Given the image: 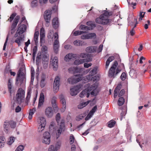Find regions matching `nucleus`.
Instances as JSON below:
<instances>
[{
    "mask_svg": "<svg viewBox=\"0 0 151 151\" xmlns=\"http://www.w3.org/2000/svg\"><path fill=\"white\" fill-rule=\"evenodd\" d=\"M103 14L95 19V22L98 24L106 25L109 24L111 22V20L108 18L111 14L106 10L103 11Z\"/></svg>",
    "mask_w": 151,
    "mask_h": 151,
    "instance_id": "f257e3e1",
    "label": "nucleus"
},
{
    "mask_svg": "<svg viewBox=\"0 0 151 151\" xmlns=\"http://www.w3.org/2000/svg\"><path fill=\"white\" fill-rule=\"evenodd\" d=\"M25 68L24 67L20 68L18 71L17 76L16 79L15 84L16 86H20L24 81L26 79L24 74Z\"/></svg>",
    "mask_w": 151,
    "mask_h": 151,
    "instance_id": "f03ea898",
    "label": "nucleus"
},
{
    "mask_svg": "<svg viewBox=\"0 0 151 151\" xmlns=\"http://www.w3.org/2000/svg\"><path fill=\"white\" fill-rule=\"evenodd\" d=\"M90 84H87L88 87L86 90L82 91L80 94V96L81 98H83L84 96H86L87 91H92L91 92V95L96 96L97 95V92L96 88L97 86L95 84H93L90 86Z\"/></svg>",
    "mask_w": 151,
    "mask_h": 151,
    "instance_id": "7ed1b4c3",
    "label": "nucleus"
},
{
    "mask_svg": "<svg viewBox=\"0 0 151 151\" xmlns=\"http://www.w3.org/2000/svg\"><path fill=\"white\" fill-rule=\"evenodd\" d=\"M24 94L25 91L24 90L21 88H19L16 96V102L20 105L23 102L24 99Z\"/></svg>",
    "mask_w": 151,
    "mask_h": 151,
    "instance_id": "20e7f679",
    "label": "nucleus"
},
{
    "mask_svg": "<svg viewBox=\"0 0 151 151\" xmlns=\"http://www.w3.org/2000/svg\"><path fill=\"white\" fill-rule=\"evenodd\" d=\"M51 15V12L49 10H46L44 14V17L46 22L45 26L48 27L50 25V22Z\"/></svg>",
    "mask_w": 151,
    "mask_h": 151,
    "instance_id": "39448f33",
    "label": "nucleus"
},
{
    "mask_svg": "<svg viewBox=\"0 0 151 151\" xmlns=\"http://www.w3.org/2000/svg\"><path fill=\"white\" fill-rule=\"evenodd\" d=\"M82 75L80 74L76 75L73 78H69L68 80V81L70 83H76L82 80Z\"/></svg>",
    "mask_w": 151,
    "mask_h": 151,
    "instance_id": "423d86ee",
    "label": "nucleus"
},
{
    "mask_svg": "<svg viewBox=\"0 0 151 151\" xmlns=\"http://www.w3.org/2000/svg\"><path fill=\"white\" fill-rule=\"evenodd\" d=\"M50 136L49 133L46 132L43 134V136L42 138V142L45 144L49 145L50 142Z\"/></svg>",
    "mask_w": 151,
    "mask_h": 151,
    "instance_id": "0eeeda50",
    "label": "nucleus"
},
{
    "mask_svg": "<svg viewBox=\"0 0 151 151\" xmlns=\"http://www.w3.org/2000/svg\"><path fill=\"white\" fill-rule=\"evenodd\" d=\"M118 65V63L116 61H115L113 65L110 68L109 71V76L111 77H114L115 70Z\"/></svg>",
    "mask_w": 151,
    "mask_h": 151,
    "instance_id": "6e6552de",
    "label": "nucleus"
},
{
    "mask_svg": "<svg viewBox=\"0 0 151 151\" xmlns=\"http://www.w3.org/2000/svg\"><path fill=\"white\" fill-rule=\"evenodd\" d=\"M60 78L58 76H56L55 78L53 83V89L55 93L58 91L59 87Z\"/></svg>",
    "mask_w": 151,
    "mask_h": 151,
    "instance_id": "1a4fd4ad",
    "label": "nucleus"
},
{
    "mask_svg": "<svg viewBox=\"0 0 151 151\" xmlns=\"http://www.w3.org/2000/svg\"><path fill=\"white\" fill-rule=\"evenodd\" d=\"M17 32V33L20 35L25 32L26 29V26L25 24H19Z\"/></svg>",
    "mask_w": 151,
    "mask_h": 151,
    "instance_id": "9d476101",
    "label": "nucleus"
},
{
    "mask_svg": "<svg viewBox=\"0 0 151 151\" xmlns=\"http://www.w3.org/2000/svg\"><path fill=\"white\" fill-rule=\"evenodd\" d=\"M65 130V124L63 120L60 122V125L59 128L57 130L56 134L57 135V138L58 139L61 133Z\"/></svg>",
    "mask_w": 151,
    "mask_h": 151,
    "instance_id": "9b49d317",
    "label": "nucleus"
},
{
    "mask_svg": "<svg viewBox=\"0 0 151 151\" xmlns=\"http://www.w3.org/2000/svg\"><path fill=\"white\" fill-rule=\"evenodd\" d=\"M45 114L48 117H52L53 114L52 108L50 107H47L45 110Z\"/></svg>",
    "mask_w": 151,
    "mask_h": 151,
    "instance_id": "f8f14e48",
    "label": "nucleus"
},
{
    "mask_svg": "<svg viewBox=\"0 0 151 151\" xmlns=\"http://www.w3.org/2000/svg\"><path fill=\"white\" fill-rule=\"evenodd\" d=\"M10 128L9 121L6 120L4 122V130L6 133H9L10 130Z\"/></svg>",
    "mask_w": 151,
    "mask_h": 151,
    "instance_id": "ddd939ff",
    "label": "nucleus"
},
{
    "mask_svg": "<svg viewBox=\"0 0 151 151\" xmlns=\"http://www.w3.org/2000/svg\"><path fill=\"white\" fill-rule=\"evenodd\" d=\"M20 19L19 16H17L14 19L11 26V30H13L16 28Z\"/></svg>",
    "mask_w": 151,
    "mask_h": 151,
    "instance_id": "4468645a",
    "label": "nucleus"
},
{
    "mask_svg": "<svg viewBox=\"0 0 151 151\" xmlns=\"http://www.w3.org/2000/svg\"><path fill=\"white\" fill-rule=\"evenodd\" d=\"M68 71L70 73H80L83 71V69L77 67H71L68 69Z\"/></svg>",
    "mask_w": 151,
    "mask_h": 151,
    "instance_id": "2eb2a0df",
    "label": "nucleus"
},
{
    "mask_svg": "<svg viewBox=\"0 0 151 151\" xmlns=\"http://www.w3.org/2000/svg\"><path fill=\"white\" fill-rule=\"evenodd\" d=\"M61 143L58 142L55 148L53 145H51L49 148L48 151H57L60 148Z\"/></svg>",
    "mask_w": 151,
    "mask_h": 151,
    "instance_id": "dca6fc26",
    "label": "nucleus"
},
{
    "mask_svg": "<svg viewBox=\"0 0 151 151\" xmlns=\"http://www.w3.org/2000/svg\"><path fill=\"white\" fill-rule=\"evenodd\" d=\"M91 61V59L90 58H88L87 59V60H85V59H78L75 60L74 62V64L78 65L80 64H82L85 62H89Z\"/></svg>",
    "mask_w": 151,
    "mask_h": 151,
    "instance_id": "f3484780",
    "label": "nucleus"
},
{
    "mask_svg": "<svg viewBox=\"0 0 151 151\" xmlns=\"http://www.w3.org/2000/svg\"><path fill=\"white\" fill-rule=\"evenodd\" d=\"M52 24L54 29H56L58 27L59 23L58 18L55 17L52 20Z\"/></svg>",
    "mask_w": 151,
    "mask_h": 151,
    "instance_id": "a211bd4d",
    "label": "nucleus"
},
{
    "mask_svg": "<svg viewBox=\"0 0 151 151\" xmlns=\"http://www.w3.org/2000/svg\"><path fill=\"white\" fill-rule=\"evenodd\" d=\"M44 96L43 93H41L39 101L38 108H39L43 105L44 102Z\"/></svg>",
    "mask_w": 151,
    "mask_h": 151,
    "instance_id": "6ab92c4d",
    "label": "nucleus"
},
{
    "mask_svg": "<svg viewBox=\"0 0 151 151\" xmlns=\"http://www.w3.org/2000/svg\"><path fill=\"white\" fill-rule=\"evenodd\" d=\"M58 58L57 57H55L52 60V66L53 70H56L58 67Z\"/></svg>",
    "mask_w": 151,
    "mask_h": 151,
    "instance_id": "aec40b11",
    "label": "nucleus"
},
{
    "mask_svg": "<svg viewBox=\"0 0 151 151\" xmlns=\"http://www.w3.org/2000/svg\"><path fill=\"white\" fill-rule=\"evenodd\" d=\"M59 42L58 40H55L53 43V49L54 52L57 53L58 51L59 47Z\"/></svg>",
    "mask_w": 151,
    "mask_h": 151,
    "instance_id": "412c9836",
    "label": "nucleus"
},
{
    "mask_svg": "<svg viewBox=\"0 0 151 151\" xmlns=\"http://www.w3.org/2000/svg\"><path fill=\"white\" fill-rule=\"evenodd\" d=\"M48 55H42V63L45 66H47L48 63Z\"/></svg>",
    "mask_w": 151,
    "mask_h": 151,
    "instance_id": "4be33fe9",
    "label": "nucleus"
},
{
    "mask_svg": "<svg viewBox=\"0 0 151 151\" xmlns=\"http://www.w3.org/2000/svg\"><path fill=\"white\" fill-rule=\"evenodd\" d=\"M24 35H21L16 38L15 42L18 44L19 46L21 45V42L24 41Z\"/></svg>",
    "mask_w": 151,
    "mask_h": 151,
    "instance_id": "5701e85b",
    "label": "nucleus"
},
{
    "mask_svg": "<svg viewBox=\"0 0 151 151\" xmlns=\"http://www.w3.org/2000/svg\"><path fill=\"white\" fill-rule=\"evenodd\" d=\"M76 56V55L72 54L69 53L64 58L65 60L66 61H69V60L73 59Z\"/></svg>",
    "mask_w": 151,
    "mask_h": 151,
    "instance_id": "b1692460",
    "label": "nucleus"
},
{
    "mask_svg": "<svg viewBox=\"0 0 151 151\" xmlns=\"http://www.w3.org/2000/svg\"><path fill=\"white\" fill-rule=\"evenodd\" d=\"M96 49L97 47L96 46H91L87 47L86 51L88 52H96Z\"/></svg>",
    "mask_w": 151,
    "mask_h": 151,
    "instance_id": "393cba45",
    "label": "nucleus"
},
{
    "mask_svg": "<svg viewBox=\"0 0 151 151\" xmlns=\"http://www.w3.org/2000/svg\"><path fill=\"white\" fill-rule=\"evenodd\" d=\"M122 87V85L121 84H119L115 88L114 92V96L115 98L118 95L119 91L120 90Z\"/></svg>",
    "mask_w": 151,
    "mask_h": 151,
    "instance_id": "a878e982",
    "label": "nucleus"
},
{
    "mask_svg": "<svg viewBox=\"0 0 151 151\" xmlns=\"http://www.w3.org/2000/svg\"><path fill=\"white\" fill-rule=\"evenodd\" d=\"M132 69L130 70L129 72L130 76L133 78H136L137 77V73L136 72V70L134 69L135 68H131Z\"/></svg>",
    "mask_w": 151,
    "mask_h": 151,
    "instance_id": "bb28decb",
    "label": "nucleus"
},
{
    "mask_svg": "<svg viewBox=\"0 0 151 151\" xmlns=\"http://www.w3.org/2000/svg\"><path fill=\"white\" fill-rule=\"evenodd\" d=\"M8 86L9 91L10 93V95H11V94L14 91V90L12 87V85L11 82V80L9 79L8 80Z\"/></svg>",
    "mask_w": 151,
    "mask_h": 151,
    "instance_id": "cd10ccee",
    "label": "nucleus"
},
{
    "mask_svg": "<svg viewBox=\"0 0 151 151\" xmlns=\"http://www.w3.org/2000/svg\"><path fill=\"white\" fill-rule=\"evenodd\" d=\"M57 98L55 96L52 97L51 100V103L53 108H56L57 106L56 104Z\"/></svg>",
    "mask_w": 151,
    "mask_h": 151,
    "instance_id": "c85d7f7f",
    "label": "nucleus"
},
{
    "mask_svg": "<svg viewBox=\"0 0 151 151\" xmlns=\"http://www.w3.org/2000/svg\"><path fill=\"white\" fill-rule=\"evenodd\" d=\"M76 87H74L70 89V94L72 96H75L78 93V90L76 89Z\"/></svg>",
    "mask_w": 151,
    "mask_h": 151,
    "instance_id": "c756f323",
    "label": "nucleus"
},
{
    "mask_svg": "<svg viewBox=\"0 0 151 151\" xmlns=\"http://www.w3.org/2000/svg\"><path fill=\"white\" fill-rule=\"evenodd\" d=\"M38 123L43 125H45L46 124V121L45 119L43 117H40L38 120Z\"/></svg>",
    "mask_w": 151,
    "mask_h": 151,
    "instance_id": "7c9ffc66",
    "label": "nucleus"
},
{
    "mask_svg": "<svg viewBox=\"0 0 151 151\" xmlns=\"http://www.w3.org/2000/svg\"><path fill=\"white\" fill-rule=\"evenodd\" d=\"M90 101L89 100L86 102L82 103L78 105V108L79 109H81L83 108L87 105L90 102Z\"/></svg>",
    "mask_w": 151,
    "mask_h": 151,
    "instance_id": "2f4dec72",
    "label": "nucleus"
},
{
    "mask_svg": "<svg viewBox=\"0 0 151 151\" xmlns=\"http://www.w3.org/2000/svg\"><path fill=\"white\" fill-rule=\"evenodd\" d=\"M114 59V57L113 56H111L109 57L107 59L106 63V68H107L110 62L113 61Z\"/></svg>",
    "mask_w": 151,
    "mask_h": 151,
    "instance_id": "473e14b6",
    "label": "nucleus"
},
{
    "mask_svg": "<svg viewBox=\"0 0 151 151\" xmlns=\"http://www.w3.org/2000/svg\"><path fill=\"white\" fill-rule=\"evenodd\" d=\"M60 102L62 104V108L61 109V111L62 112H63L65 110L66 108V104L65 100V99L61 100Z\"/></svg>",
    "mask_w": 151,
    "mask_h": 151,
    "instance_id": "72a5a7b5",
    "label": "nucleus"
},
{
    "mask_svg": "<svg viewBox=\"0 0 151 151\" xmlns=\"http://www.w3.org/2000/svg\"><path fill=\"white\" fill-rule=\"evenodd\" d=\"M84 42L78 40H76L73 42V44L76 46H82L84 45Z\"/></svg>",
    "mask_w": 151,
    "mask_h": 151,
    "instance_id": "f704fd0d",
    "label": "nucleus"
},
{
    "mask_svg": "<svg viewBox=\"0 0 151 151\" xmlns=\"http://www.w3.org/2000/svg\"><path fill=\"white\" fill-rule=\"evenodd\" d=\"M80 57L83 58H86V59H84L85 60H87L88 58H90L91 59V61L92 60V58L89 56L88 53H81L80 55Z\"/></svg>",
    "mask_w": 151,
    "mask_h": 151,
    "instance_id": "c9c22d12",
    "label": "nucleus"
},
{
    "mask_svg": "<svg viewBox=\"0 0 151 151\" xmlns=\"http://www.w3.org/2000/svg\"><path fill=\"white\" fill-rule=\"evenodd\" d=\"M35 111L36 109L35 108L30 110L29 115L28 117V118L30 120L32 119V115L34 114Z\"/></svg>",
    "mask_w": 151,
    "mask_h": 151,
    "instance_id": "e433bc0d",
    "label": "nucleus"
},
{
    "mask_svg": "<svg viewBox=\"0 0 151 151\" xmlns=\"http://www.w3.org/2000/svg\"><path fill=\"white\" fill-rule=\"evenodd\" d=\"M45 37V29L42 27L40 30V40L43 39Z\"/></svg>",
    "mask_w": 151,
    "mask_h": 151,
    "instance_id": "4c0bfd02",
    "label": "nucleus"
},
{
    "mask_svg": "<svg viewBox=\"0 0 151 151\" xmlns=\"http://www.w3.org/2000/svg\"><path fill=\"white\" fill-rule=\"evenodd\" d=\"M116 123L115 121L113 120H111L108 123V126L110 128H112L114 127Z\"/></svg>",
    "mask_w": 151,
    "mask_h": 151,
    "instance_id": "58836bf2",
    "label": "nucleus"
},
{
    "mask_svg": "<svg viewBox=\"0 0 151 151\" xmlns=\"http://www.w3.org/2000/svg\"><path fill=\"white\" fill-rule=\"evenodd\" d=\"M31 94V89H29L27 90V96L26 98V101L27 104L28 103Z\"/></svg>",
    "mask_w": 151,
    "mask_h": 151,
    "instance_id": "ea45409f",
    "label": "nucleus"
},
{
    "mask_svg": "<svg viewBox=\"0 0 151 151\" xmlns=\"http://www.w3.org/2000/svg\"><path fill=\"white\" fill-rule=\"evenodd\" d=\"M124 102V99L123 97H120L118 101V104L119 106H122Z\"/></svg>",
    "mask_w": 151,
    "mask_h": 151,
    "instance_id": "a19ab883",
    "label": "nucleus"
},
{
    "mask_svg": "<svg viewBox=\"0 0 151 151\" xmlns=\"http://www.w3.org/2000/svg\"><path fill=\"white\" fill-rule=\"evenodd\" d=\"M79 29H80L84 30H91L90 28L84 25H81L79 27Z\"/></svg>",
    "mask_w": 151,
    "mask_h": 151,
    "instance_id": "79ce46f5",
    "label": "nucleus"
},
{
    "mask_svg": "<svg viewBox=\"0 0 151 151\" xmlns=\"http://www.w3.org/2000/svg\"><path fill=\"white\" fill-rule=\"evenodd\" d=\"M39 35V32L38 31L35 32L34 35V40L36 44L37 42L38 37Z\"/></svg>",
    "mask_w": 151,
    "mask_h": 151,
    "instance_id": "37998d69",
    "label": "nucleus"
},
{
    "mask_svg": "<svg viewBox=\"0 0 151 151\" xmlns=\"http://www.w3.org/2000/svg\"><path fill=\"white\" fill-rule=\"evenodd\" d=\"M41 58V53H38L36 59V63L37 65L39 64L40 62V60Z\"/></svg>",
    "mask_w": 151,
    "mask_h": 151,
    "instance_id": "c03bdc74",
    "label": "nucleus"
},
{
    "mask_svg": "<svg viewBox=\"0 0 151 151\" xmlns=\"http://www.w3.org/2000/svg\"><path fill=\"white\" fill-rule=\"evenodd\" d=\"M85 116V114H81L76 116V120L79 121L82 119Z\"/></svg>",
    "mask_w": 151,
    "mask_h": 151,
    "instance_id": "a18cd8bd",
    "label": "nucleus"
},
{
    "mask_svg": "<svg viewBox=\"0 0 151 151\" xmlns=\"http://www.w3.org/2000/svg\"><path fill=\"white\" fill-rule=\"evenodd\" d=\"M38 1L37 0H34L32 1L31 6L32 7H36L38 5Z\"/></svg>",
    "mask_w": 151,
    "mask_h": 151,
    "instance_id": "49530a36",
    "label": "nucleus"
},
{
    "mask_svg": "<svg viewBox=\"0 0 151 151\" xmlns=\"http://www.w3.org/2000/svg\"><path fill=\"white\" fill-rule=\"evenodd\" d=\"M9 123L11 128L14 129L15 127L16 126V122L13 121L11 120L9 121Z\"/></svg>",
    "mask_w": 151,
    "mask_h": 151,
    "instance_id": "de8ad7c7",
    "label": "nucleus"
},
{
    "mask_svg": "<svg viewBox=\"0 0 151 151\" xmlns=\"http://www.w3.org/2000/svg\"><path fill=\"white\" fill-rule=\"evenodd\" d=\"M97 70V68L95 67L90 72L89 74L90 75H91L93 76L95 75L96 73V71Z\"/></svg>",
    "mask_w": 151,
    "mask_h": 151,
    "instance_id": "09e8293b",
    "label": "nucleus"
},
{
    "mask_svg": "<svg viewBox=\"0 0 151 151\" xmlns=\"http://www.w3.org/2000/svg\"><path fill=\"white\" fill-rule=\"evenodd\" d=\"M87 37L88 39H91L92 38H96V35L94 33H92L87 34Z\"/></svg>",
    "mask_w": 151,
    "mask_h": 151,
    "instance_id": "8fccbe9b",
    "label": "nucleus"
},
{
    "mask_svg": "<svg viewBox=\"0 0 151 151\" xmlns=\"http://www.w3.org/2000/svg\"><path fill=\"white\" fill-rule=\"evenodd\" d=\"M45 126V125H43L40 124L39 125L38 132H42L44 130Z\"/></svg>",
    "mask_w": 151,
    "mask_h": 151,
    "instance_id": "3c124183",
    "label": "nucleus"
},
{
    "mask_svg": "<svg viewBox=\"0 0 151 151\" xmlns=\"http://www.w3.org/2000/svg\"><path fill=\"white\" fill-rule=\"evenodd\" d=\"M86 32L80 31H75L73 33V35L75 36H77L81 35L83 33H85Z\"/></svg>",
    "mask_w": 151,
    "mask_h": 151,
    "instance_id": "603ef678",
    "label": "nucleus"
},
{
    "mask_svg": "<svg viewBox=\"0 0 151 151\" xmlns=\"http://www.w3.org/2000/svg\"><path fill=\"white\" fill-rule=\"evenodd\" d=\"M15 139L14 137H10L9 140L7 142V144L9 145H11L14 142Z\"/></svg>",
    "mask_w": 151,
    "mask_h": 151,
    "instance_id": "864d4df0",
    "label": "nucleus"
},
{
    "mask_svg": "<svg viewBox=\"0 0 151 151\" xmlns=\"http://www.w3.org/2000/svg\"><path fill=\"white\" fill-rule=\"evenodd\" d=\"M17 15L16 13H12L10 16L9 18L8 19V20H9L10 22H11L13 20L15 17Z\"/></svg>",
    "mask_w": 151,
    "mask_h": 151,
    "instance_id": "5fc2aeb1",
    "label": "nucleus"
},
{
    "mask_svg": "<svg viewBox=\"0 0 151 151\" xmlns=\"http://www.w3.org/2000/svg\"><path fill=\"white\" fill-rule=\"evenodd\" d=\"M138 62V60H136V61L134 62H133V61H132L131 64V68H135V67Z\"/></svg>",
    "mask_w": 151,
    "mask_h": 151,
    "instance_id": "6e6d98bb",
    "label": "nucleus"
},
{
    "mask_svg": "<svg viewBox=\"0 0 151 151\" xmlns=\"http://www.w3.org/2000/svg\"><path fill=\"white\" fill-rule=\"evenodd\" d=\"M75 138L73 135L71 134L70 136V144H73Z\"/></svg>",
    "mask_w": 151,
    "mask_h": 151,
    "instance_id": "4d7b16f0",
    "label": "nucleus"
},
{
    "mask_svg": "<svg viewBox=\"0 0 151 151\" xmlns=\"http://www.w3.org/2000/svg\"><path fill=\"white\" fill-rule=\"evenodd\" d=\"M97 110V106L96 105L90 111V113L91 114H92L93 115L94 113Z\"/></svg>",
    "mask_w": 151,
    "mask_h": 151,
    "instance_id": "13d9d810",
    "label": "nucleus"
},
{
    "mask_svg": "<svg viewBox=\"0 0 151 151\" xmlns=\"http://www.w3.org/2000/svg\"><path fill=\"white\" fill-rule=\"evenodd\" d=\"M24 147L23 145L19 146L16 149L15 151H22L24 150Z\"/></svg>",
    "mask_w": 151,
    "mask_h": 151,
    "instance_id": "bf43d9fd",
    "label": "nucleus"
},
{
    "mask_svg": "<svg viewBox=\"0 0 151 151\" xmlns=\"http://www.w3.org/2000/svg\"><path fill=\"white\" fill-rule=\"evenodd\" d=\"M126 77H127V75H126V73L124 72H123L122 73V74L120 76V78H121V79L122 81H124L125 80V79L126 78Z\"/></svg>",
    "mask_w": 151,
    "mask_h": 151,
    "instance_id": "052dcab7",
    "label": "nucleus"
},
{
    "mask_svg": "<svg viewBox=\"0 0 151 151\" xmlns=\"http://www.w3.org/2000/svg\"><path fill=\"white\" fill-rule=\"evenodd\" d=\"M145 12H140L139 14V21H140L142 20V18H143L145 15Z\"/></svg>",
    "mask_w": 151,
    "mask_h": 151,
    "instance_id": "680f3d73",
    "label": "nucleus"
},
{
    "mask_svg": "<svg viewBox=\"0 0 151 151\" xmlns=\"http://www.w3.org/2000/svg\"><path fill=\"white\" fill-rule=\"evenodd\" d=\"M56 120L58 124L59 123V122L60 119L61 118L60 115V113H58L56 114L55 117Z\"/></svg>",
    "mask_w": 151,
    "mask_h": 151,
    "instance_id": "e2e57ef3",
    "label": "nucleus"
},
{
    "mask_svg": "<svg viewBox=\"0 0 151 151\" xmlns=\"http://www.w3.org/2000/svg\"><path fill=\"white\" fill-rule=\"evenodd\" d=\"M93 115V114H91L89 112L87 115V116L86 117L85 120L86 121L88 120L92 117Z\"/></svg>",
    "mask_w": 151,
    "mask_h": 151,
    "instance_id": "0e129e2a",
    "label": "nucleus"
},
{
    "mask_svg": "<svg viewBox=\"0 0 151 151\" xmlns=\"http://www.w3.org/2000/svg\"><path fill=\"white\" fill-rule=\"evenodd\" d=\"M37 46H34L33 49V54L35 55L37 51Z\"/></svg>",
    "mask_w": 151,
    "mask_h": 151,
    "instance_id": "69168bd1",
    "label": "nucleus"
},
{
    "mask_svg": "<svg viewBox=\"0 0 151 151\" xmlns=\"http://www.w3.org/2000/svg\"><path fill=\"white\" fill-rule=\"evenodd\" d=\"M125 93L124 90V89H122L119 93V97H120L122 96Z\"/></svg>",
    "mask_w": 151,
    "mask_h": 151,
    "instance_id": "338daca9",
    "label": "nucleus"
},
{
    "mask_svg": "<svg viewBox=\"0 0 151 151\" xmlns=\"http://www.w3.org/2000/svg\"><path fill=\"white\" fill-rule=\"evenodd\" d=\"M91 130L90 128H89L86 131L83 132L82 134V135L84 136H86L87 135L89 132Z\"/></svg>",
    "mask_w": 151,
    "mask_h": 151,
    "instance_id": "774afa93",
    "label": "nucleus"
}]
</instances>
